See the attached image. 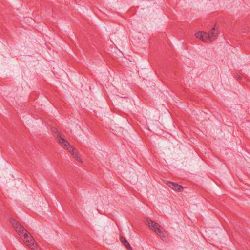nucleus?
<instances>
[{
  "mask_svg": "<svg viewBox=\"0 0 250 250\" xmlns=\"http://www.w3.org/2000/svg\"><path fill=\"white\" fill-rule=\"evenodd\" d=\"M10 222L27 246L30 247L33 250H40V248L37 245L34 239L23 226L14 218H11Z\"/></svg>",
  "mask_w": 250,
  "mask_h": 250,
  "instance_id": "nucleus-1",
  "label": "nucleus"
},
{
  "mask_svg": "<svg viewBox=\"0 0 250 250\" xmlns=\"http://www.w3.org/2000/svg\"><path fill=\"white\" fill-rule=\"evenodd\" d=\"M145 224L148 225L149 228L155 233L158 235L161 238H165L166 236V233L164 230L163 228L158 223L150 219H146L145 221Z\"/></svg>",
  "mask_w": 250,
  "mask_h": 250,
  "instance_id": "nucleus-2",
  "label": "nucleus"
},
{
  "mask_svg": "<svg viewBox=\"0 0 250 250\" xmlns=\"http://www.w3.org/2000/svg\"><path fill=\"white\" fill-rule=\"evenodd\" d=\"M195 36L205 42H211L209 34L208 33L198 31L195 34Z\"/></svg>",
  "mask_w": 250,
  "mask_h": 250,
  "instance_id": "nucleus-3",
  "label": "nucleus"
},
{
  "mask_svg": "<svg viewBox=\"0 0 250 250\" xmlns=\"http://www.w3.org/2000/svg\"><path fill=\"white\" fill-rule=\"evenodd\" d=\"M167 184L170 188L174 190L181 191L183 189V187L176 183L169 181L167 183Z\"/></svg>",
  "mask_w": 250,
  "mask_h": 250,
  "instance_id": "nucleus-4",
  "label": "nucleus"
},
{
  "mask_svg": "<svg viewBox=\"0 0 250 250\" xmlns=\"http://www.w3.org/2000/svg\"><path fill=\"white\" fill-rule=\"evenodd\" d=\"M209 34L211 42L215 39V38L218 35V32L216 30L215 27L212 28V30L210 31V33Z\"/></svg>",
  "mask_w": 250,
  "mask_h": 250,
  "instance_id": "nucleus-5",
  "label": "nucleus"
},
{
  "mask_svg": "<svg viewBox=\"0 0 250 250\" xmlns=\"http://www.w3.org/2000/svg\"><path fill=\"white\" fill-rule=\"evenodd\" d=\"M58 139L59 143L62 145H63L65 146H67L68 145H69V142L61 136H59L58 137Z\"/></svg>",
  "mask_w": 250,
  "mask_h": 250,
  "instance_id": "nucleus-6",
  "label": "nucleus"
},
{
  "mask_svg": "<svg viewBox=\"0 0 250 250\" xmlns=\"http://www.w3.org/2000/svg\"><path fill=\"white\" fill-rule=\"evenodd\" d=\"M121 241L122 242V243L124 245V246L127 249L129 250H132V248L131 247L129 243L126 240H125L123 237H121L120 238Z\"/></svg>",
  "mask_w": 250,
  "mask_h": 250,
  "instance_id": "nucleus-7",
  "label": "nucleus"
},
{
  "mask_svg": "<svg viewBox=\"0 0 250 250\" xmlns=\"http://www.w3.org/2000/svg\"><path fill=\"white\" fill-rule=\"evenodd\" d=\"M73 156L78 161L81 162V158L79 155L78 151L75 149V150L72 152Z\"/></svg>",
  "mask_w": 250,
  "mask_h": 250,
  "instance_id": "nucleus-8",
  "label": "nucleus"
},
{
  "mask_svg": "<svg viewBox=\"0 0 250 250\" xmlns=\"http://www.w3.org/2000/svg\"><path fill=\"white\" fill-rule=\"evenodd\" d=\"M67 146H68V147L67 148V149L69 152H70L72 153L73 151H74L75 150V148L74 147H73V146H71L70 145H68Z\"/></svg>",
  "mask_w": 250,
  "mask_h": 250,
  "instance_id": "nucleus-9",
  "label": "nucleus"
}]
</instances>
